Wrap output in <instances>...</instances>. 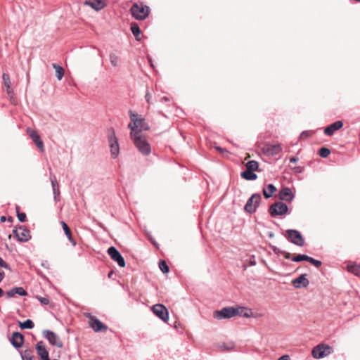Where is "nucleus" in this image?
<instances>
[{
    "label": "nucleus",
    "mask_w": 360,
    "mask_h": 360,
    "mask_svg": "<svg viewBox=\"0 0 360 360\" xmlns=\"http://www.w3.org/2000/svg\"><path fill=\"white\" fill-rule=\"evenodd\" d=\"M108 140L109 142L110 155L112 159H116L120 154V144L113 128L108 129Z\"/></svg>",
    "instance_id": "1"
},
{
    "label": "nucleus",
    "mask_w": 360,
    "mask_h": 360,
    "mask_svg": "<svg viewBox=\"0 0 360 360\" xmlns=\"http://www.w3.org/2000/svg\"><path fill=\"white\" fill-rule=\"evenodd\" d=\"M244 309L245 308L243 307H224L219 311H215L214 313V317L217 319H230L235 316L240 315L241 311Z\"/></svg>",
    "instance_id": "2"
},
{
    "label": "nucleus",
    "mask_w": 360,
    "mask_h": 360,
    "mask_svg": "<svg viewBox=\"0 0 360 360\" xmlns=\"http://www.w3.org/2000/svg\"><path fill=\"white\" fill-rule=\"evenodd\" d=\"M130 11L132 16L139 20L146 19L149 15V7L147 6L134 4Z\"/></svg>",
    "instance_id": "3"
},
{
    "label": "nucleus",
    "mask_w": 360,
    "mask_h": 360,
    "mask_svg": "<svg viewBox=\"0 0 360 360\" xmlns=\"http://www.w3.org/2000/svg\"><path fill=\"white\" fill-rule=\"evenodd\" d=\"M132 140L134 145L141 154L143 155H148L150 153V146L146 139L142 136V134L139 136H135Z\"/></svg>",
    "instance_id": "4"
},
{
    "label": "nucleus",
    "mask_w": 360,
    "mask_h": 360,
    "mask_svg": "<svg viewBox=\"0 0 360 360\" xmlns=\"http://www.w3.org/2000/svg\"><path fill=\"white\" fill-rule=\"evenodd\" d=\"M332 352L333 349L330 346L321 343L313 348L311 354L314 358L319 359L328 356Z\"/></svg>",
    "instance_id": "5"
},
{
    "label": "nucleus",
    "mask_w": 360,
    "mask_h": 360,
    "mask_svg": "<svg viewBox=\"0 0 360 360\" xmlns=\"http://www.w3.org/2000/svg\"><path fill=\"white\" fill-rule=\"evenodd\" d=\"M288 210V205L282 202H274L269 207V212L272 217L284 215Z\"/></svg>",
    "instance_id": "6"
},
{
    "label": "nucleus",
    "mask_w": 360,
    "mask_h": 360,
    "mask_svg": "<svg viewBox=\"0 0 360 360\" xmlns=\"http://www.w3.org/2000/svg\"><path fill=\"white\" fill-rule=\"evenodd\" d=\"M285 237L290 242L297 246L302 247L304 244V239L301 233L297 230H287Z\"/></svg>",
    "instance_id": "7"
},
{
    "label": "nucleus",
    "mask_w": 360,
    "mask_h": 360,
    "mask_svg": "<svg viewBox=\"0 0 360 360\" xmlns=\"http://www.w3.org/2000/svg\"><path fill=\"white\" fill-rule=\"evenodd\" d=\"M13 233L19 242L25 243L31 239L30 231L24 226H19L13 230Z\"/></svg>",
    "instance_id": "8"
},
{
    "label": "nucleus",
    "mask_w": 360,
    "mask_h": 360,
    "mask_svg": "<svg viewBox=\"0 0 360 360\" xmlns=\"http://www.w3.org/2000/svg\"><path fill=\"white\" fill-rule=\"evenodd\" d=\"M261 198L259 193L252 194L245 205V210L250 214L255 213L259 206Z\"/></svg>",
    "instance_id": "9"
},
{
    "label": "nucleus",
    "mask_w": 360,
    "mask_h": 360,
    "mask_svg": "<svg viewBox=\"0 0 360 360\" xmlns=\"http://www.w3.org/2000/svg\"><path fill=\"white\" fill-rule=\"evenodd\" d=\"M152 311L153 314L164 322L169 320V312L167 308L161 304H156L153 306Z\"/></svg>",
    "instance_id": "10"
},
{
    "label": "nucleus",
    "mask_w": 360,
    "mask_h": 360,
    "mask_svg": "<svg viewBox=\"0 0 360 360\" xmlns=\"http://www.w3.org/2000/svg\"><path fill=\"white\" fill-rule=\"evenodd\" d=\"M43 335L51 345L56 346L58 348L63 347V345L62 341L54 332L49 330H44L43 331Z\"/></svg>",
    "instance_id": "11"
},
{
    "label": "nucleus",
    "mask_w": 360,
    "mask_h": 360,
    "mask_svg": "<svg viewBox=\"0 0 360 360\" xmlns=\"http://www.w3.org/2000/svg\"><path fill=\"white\" fill-rule=\"evenodd\" d=\"M108 253L111 257V259L117 263V264L120 267H124L126 265L125 260L124 257L122 256L120 252L117 250V249L114 247L111 246L108 249Z\"/></svg>",
    "instance_id": "12"
},
{
    "label": "nucleus",
    "mask_w": 360,
    "mask_h": 360,
    "mask_svg": "<svg viewBox=\"0 0 360 360\" xmlns=\"http://www.w3.org/2000/svg\"><path fill=\"white\" fill-rule=\"evenodd\" d=\"M89 318L90 326L94 330L95 332H101L102 330H107L108 326L103 323L100 320L91 315L87 316Z\"/></svg>",
    "instance_id": "13"
},
{
    "label": "nucleus",
    "mask_w": 360,
    "mask_h": 360,
    "mask_svg": "<svg viewBox=\"0 0 360 360\" xmlns=\"http://www.w3.org/2000/svg\"><path fill=\"white\" fill-rule=\"evenodd\" d=\"M278 198L281 200L291 202L295 198V195L288 187L281 188L278 193Z\"/></svg>",
    "instance_id": "14"
},
{
    "label": "nucleus",
    "mask_w": 360,
    "mask_h": 360,
    "mask_svg": "<svg viewBox=\"0 0 360 360\" xmlns=\"http://www.w3.org/2000/svg\"><path fill=\"white\" fill-rule=\"evenodd\" d=\"M292 283L295 288H301L307 287L309 284V281L307 278V274H304L292 280Z\"/></svg>",
    "instance_id": "15"
},
{
    "label": "nucleus",
    "mask_w": 360,
    "mask_h": 360,
    "mask_svg": "<svg viewBox=\"0 0 360 360\" xmlns=\"http://www.w3.org/2000/svg\"><path fill=\"white\" fill-rule=\"evenodd\" d=\"M342 127V121H336L324 129V134L326 136H332L336 131L340 129Z\"/></svg>",
    "instance_id": "16"
},
{
    "label": "nucleus",
    "mask_w": 360,
    "mask_h": 360,
    "mask_svg": "<svg viewBox=\"0 0 360 360\" xmlns=\"http://www.w3.org/2000/svg\"><path fill=\"white\" fill-rule=\"evenodd\" d=\"M11 344L16 349L22 347L24 342V337L19 332H14L10 339Z\"/></svg>",
    "instance_id": "17"
},
{
    "label": "nucleus",
    "mask_w": 360,
    "mask_h": 360,
    "mask_svg": "<svg viewBox=\"0 0 360 360\" xmlns=\"http://www.w3.org/2000/svg\"><path fill=\"white\" fill-rule=\"evenodd\" d=\"M36 350L37 354L40 356L41 360H50L49 352L44 346L43 342H38L36 345Z\"/></svg>",
    "instance_id": "18"
},
{
    "label": "nucleus",
    "mask_w": 360,
    "mask_h": 360,
    "mask_svg": "<svg viewBox=\"0 0 360 360\" xmlns=\"http://www.w3.org/2000/svg\"><path fill=\"white\" fill-rule=\"evenodd\" d=\"M27 133L29 134L30 138L32 139L33 142L38 147V148L43 151L44 143L43 141L41 140L38 133L36 131L30 129L27 130Z\"/></svg>",
    "instance_id": "19"
},
{
    "label": "nucleus",
    "mask_w": 360,
    "mask_h": 360,
    "mask_svg": "<svg viewBox=\"0 0 360 360\" xmlns=\"http://www.w3.org/2000/svg\"><path fill=\"white\" fill-rule=\"evenodd\" d=\"M84 4L91 7L96 11L101 10L105 6V4L102 0H86Z\"/></svg>",
    "instance_id": "20"
},
{
    "label": "nucleus",
    "mask_w": 360,
    "mask_h": 360,
    "mask_svg": "<svg viewBox=\"0 0 360 360\" xmlns=\"http://www.w3.org/2000/svg\"><path fill=\"white\" fill-rule=\"evenodd\" d=\"M6 294L8 298H11L13 297L15 294H18L20 296H26L27 292L22 287H15L6 291Z\"/></svg>",
    "instance_id": "21"
},
{
    "label": "nucleus",
    "mask_w": 360,
    "mask_h": 360,
    "mask_svg": "<svg viewBox=\"0 0 360 360\" xmlns=\"http://www.w3.org/2000/svg\"><path fill=\"white\" fill-rule=\"evenodd\" d=\"M60 224L62 225V228L63 229V231L65 234V236H67L68 240L70 242V243L73 245V246H75L77 245V243L76 241L75 240V239L72 238V233H71V231L69 228V226H68V224L63 221H60Z\"/></svg>",
    "instance_id": "22"
},
{
    "label": "nucleus",
    "mask_w": 360,
    "mask_h": 360,
    "mask_svg": "<svg viewBox=\"0 0 360 360\" xmlns=\"http://www.w3.org/2000/svg\"><path fill=\"white\" fill-rule=\"evenodd\" d=\"M240 176L245 180L253 181L257 179V175L253 171L246 169L241 172Z\"/></svg>",
    "instance_id": "23"
},
{
    "label": "nucleus",
    "mask_w": 360,
    "mask_h": 360,
    "mask_svg": "<svg viewBox=\"0 0 360 360\" xmlns=\"http://www.w3.org/2000/svg\"><path fill=\"white\" fill-rule=\"evenodd\" d=\"M276 191V186L272 184H269L268 186H267V188H263V195L265 197V198H269L272 196L273 193Z\"/></svg>",
    "instance_id": "24"
},
{
    "label": "nucleus",
    "mask_w": 360,
    "mask_h": 360,
    "mask_svg": "<svg viewBox=\"0 0 360 360\" xmlns=\"http://www.w3.org/2000/svg\"><path fill=\"white\" fill-rule=\"evenodd\" d=\"M281 151V147L278 144L269 146L266 148V153L270 155H275Z\"/></svg>",
    "instance_id": "25"
},
{
    "label": "nucleus",
    "mask_w": 360,
    "mask_h": 360,
    "mask_svg": "<svg viewBox=\"0 0 360 360\" xmlns=\"http://www.w3.org/2000/svg\"><path fill=\"white\" fill-rule=\"evenodd\" d=\"M129 115L131 121L137 125V128L142 127V123L144 122V120L142 118H139L137 115L134 113L131 110L129 111Z\"/></svg>",
    "instance_id": "26"
},
{
    "label": "nucleus",
    "mask_w": 360,
    "mask_h": 360,
    "mask_svg": "<svg viewBox=\"0 0 360 360\" xmlns=\"http://www.w3.org/2000/svg\"><path fill=\"white\" fill-rule=\"evenodd\" d=\"M128 127L131 129L130 136L131 139H134L135 136H139L142 134L141 131L136 130L137 125L134 124L131 121L129 124Z\"/></svg>",
    "instance_id": "27"
},
{
    "label": "nucleus",
    "mask_w": 360,
    "mask_h": 360,
    "mask_svg": "<svg viewBox=\"0 0 360 360\" xmlns=\"http://www.w3.org/2000/svg\"><path fill=\"white\" fill-rule=\"evenodd\" d=\"M52 66L56 70V76L57 79L58 80H61L64 75L63 68L60 65H59L56 63H53Z\"/></svg>",
    "instance_id": "28"
},
{
    "label": "nucleus",
    "mask_w": 360,
    "mask_h": 360,
    "mask_svg": "<svg viewBox=\"0 0 360 360\" xmlns=\"http://www.w3.org/2000/svg\"><path fill=\"white\" fill-rule=\"evenodd\" d=\"M19 326L22 329H32L34 328V324L31 319H27L23 322L19 321Z\"/></svg>",
    "instance_id": "29"
},
{
    "label": "nucleus",
    "mask_w": 360,
    "mask_h": 360,
    "mask_svg": "<svg viewBox=\"0 0 360 360\" xmlns=\"http://www.w3.org/2000/svg\"><path fill=\"white\" fill-rule=\"evenodd\" d=\"M245 167L246 169L255 172L258 169L259 164L255 160H250L246 163Z\"/></svg>",
    "instance_id": "30"
},
{
    "label": "nucleus",
    "mask_w": 360,
    "mask_h": 360,
    "mask_svg": "<svg viewBox=\"0 0 360 360\" xmlns=\"http://www.w3.org/2000/svg\"><path fill=\"white\" fill-rule=\"evenodd\" d=\"M131 30L132 34L136 37V39L137 40H139L138 37L141 34V29H140L139 26L138 25V24L136 22L131 23Z\"/></svg>",
    "instance_id": "31"
},
{
    "label": "nucleus",
    "mask_w": 360,
    "mask_h": 360,
    "mask_svg": "<svg viewBox=\"0 0 360 360\" xmlns=\"http://www.w3.org/2000/svg\"><path fill=\"white\" fill-rule=\"evenodd\" d=\"M309 256L307 255H297L292 257L291 260L294 262H300L302 261H307L308 262Z\"/></svg>",
    "instance_id": "32"
},
{
    "label": "nucleus",
    "mask_w": 360,
    "mask_h": 360,
    "mask_svg": "<svg viewBox=\"0 0 360 360\" xmlns=\"http://www.w3.org/2000/svg\"><path fill=\"white\" fill-rule=\"evenodd\" d=\"M348 271L357 275L360 273V266L357 264H349L347 266Z\"/></svg>",
    "instance_id": "33"
},
{
    "label": "nucleus",
    "mask_w": 360,
    "mask_h": 360,
    "mask_svg": "<svg viewBox=\"0 0 360 360\" xmlns=\"http://www.w3.org/2000/svg\"><path fill=\"white\" fill-rule=\"evenodd\" d=\"M330 153V150L326 147H321L319 150V155L323 158H327Z\"/></svg>",
    "instance_id": "34"
},
{
    "label": "nucleus",
    "mask_w": 360,
    "mask_h": 360,
    "mask_svg": "<svg viewBox=\"0 0 360 360\" xmlns=\"http://www.w3.org/2000/svg\"><path fill=\"white\" fill-rule=\"evenodd\" d=\"M32 351L31 350H25L22 354H21V357H22V360H32L33 359V355L32 354Z\"/></svg>",
    "instance_id": "35"
},
{
    "label": "nucleus",
    "mask_w": 360,
    "mask_h": 360,
    "mask_svg": "<svg viewBox=\"0 0 360 360\" xmlns=\"http://www.w3.org/2000/svg\"><path fill=\"white\" fill-rule=\"evenodd\" d=\"M159 267L164 274L168 273L169 271V266L165 260L160 261Z\"/></svg>",
    "instance_id": "36"
},
{
    "label": "nucleus",
    "mask_w": 360,
    "mask_h": 360,
    "mask_svg": "<svg viewBox=\"0 0 360 360\" xmlns=\"http://www.w3.org/2000/svg\"><path fill=\"white\" fill-rule=\"evenodd\" d=\"M118 57L113 53L110 54V61L112 66L117 67L118 65Z\"/></svg>",
    "instance_id": "37"
},
{
    "label": "nucleus",
    "mask_w": 360,
    "mask_h": 360,
    "mask_svg": "<svg viewBox=\"0 0 360 360\" xmlns=\"http://www.w3.org/2000/svg\"><path fill=\"white\" fill-rule=\"evenodd\" d=\"M314 133V132L311 130L303 131L300 135V139H306L308 137L311 136Z\"/></svg>",
    "instance_id": "38"
},
{
    "label": "nucleus",
    "mask_w": 360,
    "mask_h": 360,
    "mask_svg": "<svg viewBox=\"0 0 360 360\" xmlns=\"http://www.w3.org/2000/svg\"><path fill=\"white\" fill-rule=\"evenodd\" d=\"M17 217L20 222H25L27 219L26 214L24 212H19L18 207H16Z\"/></svg>",
    "instance_id": "39"
},
{
    "label": "nucleus",
    "mask_w": 360,
    "mask_h": 360,
    "mask_svg": "<svg viewBox=\"0 0 360 360\" xmlns=\"http://www.w3.org/2000/svg\"><path fill=\"white\" fill-rule=\"evenodd\" d=\"M308 262H309L311 264L314 265L317 268L320 267L321 266V264H322L321 261L315 259H314L313 257H309Z\"/></svg>",
    "instance_id": "40"
},
{
    "label": "nucleus",
    "mask_w": 360,
    "mask_h": 360,
    "mask_svg": "<svg viewBox=\"0 0 360 360\" xmlns=\"http://www.w3.org/2000/svg\"><path fill=\"white\" fill-rule=\"evenodd\" d=\"M2 78L4 80V85L6 86L7 89H9L11 84L9 75L6 73H4Z\"/></svg>",
    "instance_id": "41"
},
{
    "label": "nucleus",
    "mask_w": 360,
    "mask_h": 360,
    "mask_svg": "<svg viewBox=\"0 0 360 360\" xmlns=\"http://www.w3.org/2000/svg\"><path fill=\"white\" fill-rule=\"evenodd\" d=\"M50 180H51L52 188H56L58 186V183H57V180H56V176L55 175H51L50 176Z\"/></svg>",
    "instance_id": "42"
},
{
    "label": "nucleus",
    "mask_w": 360,
    "mask_h": 360,
    "mask_svg": "<svg viewBox=\"0 0 360 360\" xmlns=\"http://www.w3.org/2000/svg\"><path fill=\"white\" fill-rule=\"evenodd\" d=\"M0 267L11 270L10 266L1 257H0Z\"/></svg>",
    "instance_id": "43"
},
{
    "label": "nucleus",
    "mask_w": 360,
    "mask_h": 360,
    "mask_svg": "<svg viewBox=\"0 0 360 360\" xmlns=\"http://www.w3.org/2000/svg\"><path fill=\"white\" fill-rule=\"evenodd\" d=\"M37 299L42 304L46 305L49 303V300L46 297H39Z\"/></svg>",
    "instance_id": "44"
},
{
    "label": "nucleus",
    "mask_w": 360,
    "mask_h": 360,
    "mask_svg": "<svg viewBox=\"0 0 360 360\" xmlns=\"http://www.w3.org/2000/svg\"><path fill=\"white\" fill-rule=\"evenodd\" d=\"M52 189H53V195H54V200H56L57 197L60 194L59 189L57 187L56 188H53Z\"/></svg>",
    "instance_id": "45"
},
{
    "label": "nucleus",
    "mask_w": 360,
    "mask_h": 360,
    "mask_svg": "<svg viewBox=\"0 0 360 360\" xmlns=\"http://www.w3.org/2000/svg\"><path fill=\"white\" fill-rule=\"evenodd\" d=\"M273 251L276 255H282L283 253V252H284V250H281L280 248H278L277 247H274L273 248Z\"/></svg>",
    "instance_id": "46"
},
{
    "label": "nucleus",
    "mask_w": 360,
    "mask_h": 360,
    "mask_svg": "<svg viewBox=\"0 0 360 360\" xmlns=\"http://www.w3.org/2000/svg\"><path fill=\"white\" fill-rule=\"evenodd\" d=\"M284 257L287 259H291L292 257H291V254L290 252H285L284 251L283 253L282 254Z\"/></svg>",
    "instance_id": "47"
},
{
    "label": "nucleus",
    "mask_w": 360,
    "mask_h": 360,
    "mask_svg": "<svg viewBox=\"0 0 360 360\" xmlns=\"http://www.w3.org/2000/svg\"><path fill=\"white\" fill-rule=\"evenodd\" d=\"M145 98H146V101L150 103V100L152 98V96L150 95V94L148 91L145 96Z\"/></svg>",
    "instance_id": "48"
},
{
    "label": "nucleus",
    "mask_w": 360,
    "mask_h": 360,
    "mask_svg": "<svg viewBox=\"0 0 360 360\" xmlns=\"http://www.w3.org/2000/svg\"><path fill=\"white\" fill-rule=\"evenodd\" d=\"M41 266H43L44 268H46V269H49V262L47 261H43L41 263Z\"/></svg>",
    "instance_id": "49"
},
{
    "label": "nucleus",
    "mask_w": 360,
    "mask_h": 360,
    "mask_svg": "<svg viewBox=\"0 0 360 360\" xmlns=\"http://www.w3.org/2000/svg\"><path fill=\"white\" fill-rule=\"evenodd\" d=\"M222 347H223L225 349H226V350L229 351V350H231V349H233V345H231L230 346H228V345H226V344H223Z\"/></svg>",
    "instance_id": "50"
},
{
    "label": "nucleus",
    "mask_w": 360,
    "mask_h": 360,
    "mask_svg": "<svg viewBox=\"0 0 360 360\" xmlns=\"http://www.w3.org/2000/svg\"><path fill=\"white\" fill-rule=\"evenodd\" d=\"M277 360H290V356L288 355H283L279 357Z\"/></svg>",
    "instance_id": "51"
},
{
    "label": "nucleus",
    "mask_w": 360,
    "mask_h": 360,
    "mask_svg": "<svg viewBox=\"0 0 360 360\" xmlns=\"http://www.w3.org/2000/svg\"><path fill=\"white\" fill-rule=\"evenodd\" d=\"M216 149H217L219 152H220L221 153H223L224 152H227V150H226V149H224V148H221V147H219V146L216 147Z\"/></svg>",
    "instance_id": "52"
},
{
    "label": "nucleus",
    "mask_w": 360,
    "mask_h": 360,
    "mask_svg": "<svg viewBox=\"0 0 360 360\" xmlns=\"http://www.w3.org/2000/svg\"><path fill=\"white\" fill-rule=\"evenodd\" d=\"M298 161V158L296 157H291L290 158V162L292 163H296Z\"/></svg>",
    "instance_id": "53"
},
{
    "label": "nucleus",
    "mask_w": 360,
    "mask_h": 360,
    "mask_svg": "<svg viewBox=\"0 0 360 360\" xmlns=\"http://www.w3.org/2000/svg\"><path fill=\"white\" fill-rule=\"evenodd\" d=\"M5 277V273L4 271H0V283L3 281Z\"/></svg>",
    "instance_id": "54"
},
{
    "label": "nucleus",
    "mask_w": 360,
    "mask_h": 360,
    "mask_svg": "<svg viewBox=\"0 0 360 360\" xmlns=\"http://www.w3.org/2000/svg\"><path fill=\"white\" fill-rule=\"evenodd\" d=\"M169 101V98L167 96H164V97L161 98V99H160L161 102H167Z\"/></svg>",
    "instance_id": "55"
},
{
    "label": "nucleus",
    "mask_w": 360,
    "mask_h": 360,
    "mask_svg": "<svg viewBox=\"0 0 360 360\" xmlns=\"http://www.w3.org/2000/svg\"><path fill=\"white\" fill-rule=\"evenodd\" d=\"M148 59L149 63L150 64V66L153 67V64L151 58L148 56Z\"/></svg>",
    "instance_id": "56"
},
{
    "label": "nucleus",
    "mask_w": 360,
    "mask_h": 360,
    "mask_svg": "<svg viewBox=\"0 0 360 360\" xmlns=\"http://www.w3.org/2000/svg\"><path fill=\"white\" fill-rule=\"evenodd\" d=\"M295 169L297 172H302V169L301 167H295Z\"/></svg>",
    "instance_id": "57"
},
{
    "label": "nucleus",
    "mask_w": 360,
    "mask_h": 360,
    "mask_svg": "<svg viewBox=\"0 0 360 360\" xmlns=\"http://www.w3.org/2000/svg\"><path fill=\"white\" fill-rule=\"evenodd\" d=\"M243 316L245 317H250V314L248 312H245L244 314H243Z\"/></svg>",
    "instance_id": "58"
},
{
    "label": "nucleus",
    "mask_w": 360,
    "mask_h": 360,
    "mask_svg": "<svg viewBox=\"0 0 360 360\" xmlns=\"http://www.w3.org/2000/svg\"><path fill=\"white\" fill-rule=\"evenodd\" d=\"M6 221V217H5V216H2V217H1V221L4 222V221Z\"/></svg>",
    "instance_id": "59"
},
{
    "label": "nucleus",
    "mask_w": 360,
    "mask_h": 360,
    "mask_svg": "<svg viewBox=\"0 0 360 360\" xmlns=\"http://www.w3.org/2000/svg\"><path fill=\"white\" fill-rule=\"evenodd\" d=\"M4 295V290L0 288V297Z\"/></svg>",
    "instance_id": "60"
},
{
    "label": "nucleus",
    "mask_w": 360,
    "mask_h": 360,
    "mask_svg": "<svg viewBox=\"0 0 360 360\" xmlns=\"http://www.w3.org/2000/svg\"><path fill=\"white\" fill-rule=\"evenodd\" d=\"M150 240L153 243L154 245H155L156 247H158V244L155 241H153L151 238Z\"/></svg>",
    "instance_id": "61"
},
{
    "label": "nucleus",
    "mask_w": 360,
    "mask_h": 360,
    "mask_svg": "<svg viewBox=\"0 0 360 360\" xmlns=\"http://www.w3.org/2000/svg\"><path fill=\"white\" fill-rule=\"evenodd\" d=\"M255 264H256V262L255 261L254 262L253 261L250 262V264L251 265H255Z\"/></svg>",
    "instance_id": "62"
},
{
    "label": "nucleus",
    "mask_w": 360,
    "mask_h": 360,
    "mask_svg": "<svg viewBox=\"0 0 360 360\" xmlns=\"http://www.w3.org/2000/svg\"><path fill=\"white\" fill-rule=\"evenodd\" d=\"M269 237H273L274 236V234L272 233H269Z\"/></svg>",
    "instance_id": "63"
},
{
    "label": "nucleus",
    "mask_w": 360,
    "mask_h": 360,
    "mask_svg": "<svg viewBox=\"0 0 360 360\" xmlns=\"http://www.w3.org/2000/svg\"><path fill=\"white\" fill-rule=\"evenodd\" d=\"M8 221H12V217H10L8 218Z\"/></svg>",
    "instance_id": "64"
}]
</instances>
